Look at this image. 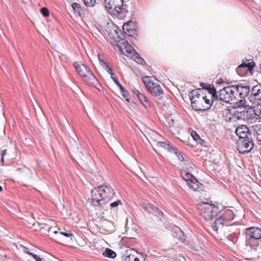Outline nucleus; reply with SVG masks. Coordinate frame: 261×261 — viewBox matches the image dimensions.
I'll return each mask as SVG.
<instances>
[{
  "label": "nucleus",
  "mask_w": 261,
  "mask_h": 261,
  "mask_svg": "<svg viewBox=\"0 0 261 261\" xmlns=\"http://www.w3.org/2000/svg\"><path fill=\"white\" fill-rule=\"evenodd\" d=\"M189 188L195 191H201L203 190V185L199 182L195 178H193L189 181Z\"/></svg>",
  "instance_id": "17"
},
{
  "label": "nucleus",
  "mask_w": 261,
  "mask_h": 261,
  "mask_svg": "<svg viewBox=\"0 0 261 261\" xmlns=\"http://www.w3.org/2000/svg\"><path fill=\"white\" fill-rule=\"evenodd\" d=\"M53 232L55 234H59L60 235H63L64 236H65L66 237H70L73 236V234L70 232H62V231L59 232L57 230L53 231Z\"/></svg>",
  "instance_id": "32"
},
{
  "label": "nucleus",
  "mask_w": 261,
  "mask_h": 261,
  "mask_svg": "<svg viewBox=\"0 0 261 261\" xmlns=\"http://www.w3.org/2000/svg\"><path fill=\"white\" fill-rule=\"evenodd\" d=\"M192 249L193 250H194L196 251H198V249H196V248H195V247H193V248H192Z\"/></svg>",
  "instance_id": "44"
},
{
  "label": "nucleus",
  "mask_w": 261,
  "mask_h": 261,
  "mask_svg": "<svg viewBox=\"0 0 261 261\" xmlns=\"http://www.w3.org/2000/svg\"><path fill=\"white\" fill-rule=\"evenodd\" d=\"M122 44L123 45V46L125 49L126 52L127 53V56H132V54H134L135 53V50L127 41L122 40Z\"/></svg>",
  "instance_id": "22"
},
{
  "label": "nucleus",
  "mask_w": 261,
  "mask_h": 261,
  "mask_svg": "<svg viewBox=\"0 0 261 261\" xmlns=\"http://www.w3.org/2000/svg\"><path fill=\"white\" fill-rule=\"evenodd\" d=\"M91 193L93 203L95 204L96 202L98 205L105 204L111 199L115 194L113 188L106 185L98 187L95 189V191L92 190Z\"/></svg>",
  "instance_id": "3"
},
{
  "label": "nucleus",
  "mask_w": 261,
  "mask_h": 261,
  "mask_svg": "<svg viewBox=\"0 0 261 261\" xmlns=\"http://www.w3.org/2000/svg\"><path fill=\"white\" fill-rule=\"evenodd\" d=\"M246 230V239L257 241L261 239V228L256 227H248Z\"/></svg>",
  "instance_id": "12"
},
{
  "label": "nucleus",
  "mask_w": 261,
  "mask_h": 261,
  "mask_svg": "<svg viewBox=\"0 0 261 261\" xmlns=\"http://www.w3.org/2000/svg\"><path fill=\"white\" fill-rule=\"evenodd\" d=\"M133 28V22L132 21H128L125 23L123 27V30L125 31H127L128 32L129 31H132Z\"/></svg>",
  "instance_id": "30"
},
{
  "label": "nucleus",
  "mask_w": 261,
  "mask_h": 261,
  "mask_svg": "<svg viewBox=\"0 0 261 261\" xmlns=\"http://www.w3.org/2000/svg\"><path fill=\"white\" fill-rule=\"evenodd\" d=\"M197 208L199 215L206 221H211L219 212L217 206L206 202L199 204Z\"/></svg>",
  "instance_id": "5"
},
{
  "label": "nucleus",
  "mask_w": 261,
  "mask_h": 261,
  "mask_svg": "<svg viewBox=\"0 0 261 261\" xmlns=\"http://www.w3.org/2000/svg\"><path fill=\"white\" fill-rule=\"evenodd\" d=\"M100 64L102 67V68L105 69H107L109 67L108 63L105 61H100Z\"/></svg>",
  "instance_id": "38"
},
{
  "label": "nucleus",
  "mask_w": 261,
  "mask_h": 261,
  "mask_svg": "<svg viewBox=\"0 0 261 261\" xmlns=\"http://www.w3.org/2000/svg\"><path fill=\"white\" fill-rule=\"evenodd\" d=\"M254 66V63L253 62H249L248 63H243L239 65L236 69V71L238 74L241 76H245L248 72H251L252 68Z\"/></svg>",
  "instance_id": "11"
},
{
  "label": "nucleus",
  "mask_w": 261,
  "mask_h": 261,
  "mask_svg": "<svg viewBox=\"0 0 261 261\" xmlns=\"http://www.w3.org/2000/svg\"><path fill=\"white\" fill-rule=\"evenodd\" d=\"M2 191V187L0 186V191Z\"/></svg>",
  "instance_id": "47"
},
{
  "label": "nucleus",
  "mask_w": 261,
  "mask_h": 261,
  "mask_svg": "<svg viewBox=\"0 0 261 261\" xmlns=\"http://www.w3.org/2000/svg\"><path fill=\"white\" fill-rule=\"evenodd\" d=\"M191 136L195 141H197L200 139V137L195 131H192L191 132Z\"/></svg>",
  "instance_id": "36"
},
{
  "label": "nucleus",
  "mask_w": 261,
  "mask_h": 261,
  "mask_svg": "<svg viewBox=\"0 0 261 261\" xmlns=\"http://www.w3.org/2000/svg\"><path fill=\"white\" fill-rule=\"evenodd\" d=\"M77 72L82 79L90 86H96L98 81L91 69L81 62H75L73 64Z\"/></svg>",
  "instance_id": "4"
},
{
  "label": "nucleus",
  "mask_w": 261,
  "mask_h": 261,
  "mask_svg": "<svg viewBox=\"0 0 261 261\" xmlns=\"http://www.w3.org/2000/svg\"><path fill=\"white\" fill-rule=\"evenodd\" d=\"M145 259L142 256H137L135 254L132 253L127 255L124 261H144Z\"/></svg>",
  "instance_id": "24"
},
{
  "label": "nucleus",
  "mask_w": 261,
  "mask_h": 261,
  "mask_svg": "<svg viewBox=\"0 0 261 261\" xmlns=\"http://www.w3.org/2000/svg\"><path fill=\"white\" fill-rule=\"evenodd\" d=\"M107 70V71L111 74V78L112 79V74H115L114 72H113V70L109 66L107 69H106Z\"/></svg>",
  "instance_id": "41"
},
{
  "label": "nucleus",
  "mask_w": 261,
  "mask_h": 261,
  "mask_svg": "<svg viewBox=\"0 0 261 261\" xmlns=\"http://www.w3.org/2000/svg\"><path fill=\"white\" fill-rule=\"evenodd\" d=\"M233 216L231 211H227L215 221L212 224V227L213 230L218 232L219 229H222L225 225H227V223L233 220Z\"/></svg>",
  "instance_id": "6"
},
{
  "label": "nucleus",
  "mask_w": 261,
  "mask_h": 261,
  "mask_svg": "<svg viewBox=\"0 0 261 261\" xmlns=\"http://www.w3.org/2000/svg\"><path fill=\"white\" fill-rule=\"evenodd\" d=\"M133 94L134 96H136L138 98L139 100L144 107H147L149 105L147 98L144 94L141 93L139 90H134L133 91Z\"/></svg>",
  "instance_id": "19"
},
{
  "label": "nucleus",
  "mask_w": 261,
  "mask_h": 261,
  "mask_svg": "<svg viewBox=\"0 0 261 261\" xmlns=\"http://www.w3.org/2000/svg\"><path fill=\"white\" fill-rule=\"evenodd\" d=\"M84 1L87 7H93L95 4V0H84Z\"/></svg>",
  "instance_id": "34"
},
{
  "label": "nucleus",
  "mask_w": 261,
  "mask_h": 261,
  "mask_svg": "<svg viewBox=\"0 0 261 261\" xmlns=\"http://www.w3.org/2000/svg\"><path fill=\"white\" fill-rule=\"evenodd\" d=\"M51 231H52L51 228H50L49 229V230H48V232H51Z\"/></svg>",
  "instance_id": "45"
},
{
  "label": "nucleus",
  "mask_w": 261,
  "mask_h": 261,
  "mask_svg": "<svg viewBox=\"0 0 261 261\" xmlns=\"http://www.w3.org/2000/svg\"><path fill=\"white\" fill-rule=\"evenodd\" d=\"M121 203V201L119 200H118L115 202H112L110 204V206L112 207H115L119 205Z\"/></svg>",
  "instance_id": "39"
},
{
  "label": "nucleus",
  "mask_w": 261,
  "mask_h": 261,
  "mask_svg": "<svg viewBox=\"0 0 261 261\" xmlns=\"http://www.w3.org/2000/svg\"><path fill=\"white\" fill-rule=\"evenodd\" d=\"M6 154V149H0V155L1 156L2 161L4 160V157Z\"/></svg>",
  "instance_id": "40"
},
{
  "label": "nucleus",
  "mask_w": 261,
  "mask_h": 261,
  "mask_svg": "<svg viewBox=\"0 0 261 261\" xmlns=\"http://www.w3.org/2000/svg\"><path fill=\"white\" fill-rule=\"evenodd\" d=\"M81 154H82V157H83V158H84V154H83V153H82V152H81Z\"/></svg>",
  "instance_id": "46"
},
{
  "label": "nucleus",
  "mask_w": 261,
  "mask_h": 261,
  "mask_svg": "<svg viewBox=\"0 0 261 261\" xmlns=\"http://www.w3.org/2000/svg\"><path fill=\"white\" fill-rule=\"evenodd\" d=\"M238 107L237 112L240 114L238 117H241L244 120H249L252 112L254 113L255 110H252V107L247 105L246 101L244 105L239 103Z\"/></svg>",
  "instance_id": "10"
},
{
  "label": "nucleus",
  "mask_w": 261,
  "mask_h": 261,
  "mask_svg": "<svg viewBox=\"0 0 261 261\" xmlns=\"http://www.w3.org/2000/svg\"><path fill=\"white\" fill-rule=\"evenodd\" d=\"M98 60H99V63H100V61H104L103 60L101 59L100 57V55H98Z\"/></svg>",
  "instance_id": "43"
},
{
  "label": "nucleus",
  "mask_w": 261,
  "mask_h": 261,
  "mask_svg": "<svg viewBox=\"0 0 261 261\" xmlns=\"http://www.w3.org/2000/svg\"><path fill=\"white\" fill-rule=\"evenodd\" d=\"M156 145L158 147H163L169 152H172L175 154H177L178 153L177 149L171 146L169 142H158L156 143Z\"/></svg>",
  "instance_id": "18"
},
{
  "label": "nucleus",
  "mask_w": 261,
  "mask_h": 261,
  "mask_svg": "<svg viewBox=\"0 0 261 261\" xmlns=\"http://www.w3.org/2000/svg\"><path fill=\"white\" fill-rule=\"evenodd\" d=\"M254 114L257 116H260L261 118V110H255L254 111Z\"/></svg>",
  "instance_id": "42"
},
{
  "label": "nucleus",
  "mask_w": 261,
  "mask_h": 261,
  "mask_svg": "<svg viewBox=\"0 0 261 261\" xmlns=\"http://www.w3.org/2000/svg\"><path fill=\"white\" fill-rule=\"evenodd\" d=\"M236 133L239 137V139H244L252 137L249 128L245 125L239 126L236 129Z\"/></svg>",
  "instance_id": "13"
},
{
  "label": "nucleus",
  "mask_w": 261,
  "mask_h": 261,
  "mask_svg": "<svg viewBox=\"0 0 261 261\" xmlns=\"http://www.w3.org/2000/svg\"><path fill=\"white\" fill-rule=\"evenodd\" d=\"M248 86L233 85L225 87L218 91L219 99L226 103L236 102L244 105L245 97L249 94Z\"/></svg>",
  "instance_id": "2"
},
{
  "label": "nucleus",
  "mask_w": 261,
  "mask_h": 261,
  "mask_svg": "<svg viewBox=\"0 0 261 261\" xmlns=\"http://www.w3.org/2000/svg\"><path fill=\"white\" fill-rule=\"evenodd\" d=\"M72 8L80 16L84 14V11L79 4L76 3H73L72 4Z\"/></svg>",
  "instance_id": "25"
},
{
  "label": "nucleus",
  "mask_w": 261,
  "mask_h": 261,
  "mask_svg": "<svg viewBox=\"0 0 261 261\" xmlns=\"http://www.w3.org/2000/svg\"><path fill=\"white\" fill-rule=\"evenodd\" d=\"M246 250L251 252L257 251L260 247L257 241L250 239H246Z\"/></svg>",
  "instance_id": "15"
},
{
  "label": "nucleus",
  "mask_w": 261,
  "mask_h": 261,
  "mask_svg": "<svg viewBox=\"0 0 261 261\" xmlns=\"http://www.w3.org/2000/svg\"><path fill=\"white\" fill-rule=\"evenodd\" d=\"M252 127L256 132L257 139L261 141V124H254Z\"/></svg>",
  "instance_id": "27"
},
{
  "label": "nucleus",
  "mask_w": 261,
  "mask_h": 261,
  "mask_svg": "<svg viewBox=\"0 0 261 261\" xmlns=\"http://www.w3.org/2000/svg\"><path fill=\"white\" fill-rule=\"evenodd\" d=\"M251 95L257 100H261V84L253 87L251 91Z\"/></svg>",
  "instance_id": "21"
},
{
  "label": "nucleus",
  "mask_w": 261,
  "mask_h": 261,
  "mask_svg": "<svg viewBox=\"0 0 261 261\" xmlns=\"http://www.w3.org/2000/svg\"><path fill=\"white\" fill-rule=\"evenodd\" d=\"M141 206L145 211L153 214L158 217H161L163 215V213L151 204L143 203L141 204Z\"/></svg>",
  "instance_id": "14"
},
{
  "label": "nucleus",
  "mask_w": 261,
  "mask_h": 261,
  "mask_svg": "<svg viewBox=\"0 0 261 261\" xmlns=\"http://www.w3.org/2000/svg\"><path fill=\"white\" fill-rule=\"evenodd\" d=\"M200 86L203 88L192 90L189 94V98L194 110L205 111L212 105H217L218 95L213 85L201 83Z\"/></svg>",
  "instance_id": "1"
},
{
  "label": "nucleus",
  "mask_w": 261,
  "mask_h": 261,
  "mask_svg": "<svg viewBox=\"0 0 261 261\" xmlns=\"http://www.w3.org/2000/svg\"><path fill=\"white\" fill-rule=\"evenodd\" d=\"M193 178L195 177L190 173H186L183 177L184 179L186 181L187 184L188 185H189V181H190Z\"/></svg>",
  "instance_id": "33"
},
{
  "label": "nucleus",
  "mask_w": 261,
  "mask_h": 261,
  "mask_svg": "<svg viewBox=\"0 0 261 261\" xmlns=\"http://www.w3.org/2000/svg\"><path fill=\"white\" fill-rule=\"evenodd\" d=\"M165 123L167 127H171L174 126L175 121L171 116H168L166 118Z\"/></svg>",
  "instance_id": "29"
},
{
  "label": "nucleus",
  "mask_w": 261,
  "mask_h": 261,
  "mask_svg": "<svg viewBox=\"0 0 261 261\" xmlns=\"http://www.w3.org/2000/svg\"><path fill=\"white\" fill-rule=\"evenodd\" d=\"M173 236L174 238L178 239L181 242H184L186 240V236L180 228L176 227L174 228Z\"/></svg>",
  "instance_id": "20"
},
{
  "label": "nucleus",
  "mask_w": 261,
  "mask_h": 261,
  "mask_svg": "<svg viewBox=\"0 0 261 261\" xmlns=\"http://www.w3.org/2000/svg\"><path fill=\"white\" fill-rule=\"evenodd\" d=\"M41 12L44 17H47L49 16V11L47 8L43 7L41 9Z\"/></svg>",
  "instance_id": "35"
},
{
  "label": "nucleus",
  "mask_w": 261,
  "mask_h": 261,
  "mask_svg": "<svg viewBox=\"0 0 261 261\" xmlns=\"http://www.w3.org/2000/svg\"><path fill=\"white\" fill-rule=\"evenodd\" d=\"M253 146L254 143L252 140V137L238 139L237 141V150L241 154L249 152L253 148Z\"/></svg>",
  "instance_id": "9"
},
{
  "label": "nucleus",
  "mask_w": 261,
  "mask_h": 261,
  "mask_svg": "<svg viewBox=\"0 0 261 261\" xmlns=\"http://www.w3.org/2000/svg\"><path fill=\"white\" fill-rule=\"evenodd\" d=\"M102 255L107 257L114 258L116 256V253L112 250L106 248L105 251L103 252Z\"/></svg>",
  "instance_id": "26"
},
{
  "label": "nucleus",
  "mask_w": 261,
  "mask_h": 261,
  "mask_svg": "<svg viewBox=\"0 0 261 261\" xmlns=\"http://www.w3.org/2000/svg\"><path fill=\"white\" fill-rule=\"evenodd\" d=\"M176 155L177 156V158H178V159L179 160H180L181 161H182L184 164H185L186 165H190V161L188 159H184V158L180 154L179 151H178V154H176Z\"/></svg>",
  "instance_id": "31"
},
{
  "label": "nucleus",
  "mask_w": 261,
  "mask_h": 261,
  "mask_svg": "<svg viewBox=\"0 0 261 261\" xmlns=\"http://www.w3.org/2000/svg\"><path fill=\"white\" fill-rule=\"evenodd\" d=\"M112 79L114 81V83L119 87L123 97L125 99L126 101L129 102V99L128 98V92L127 91V90H126L124 87L120 83L117 76L115 74H112Z\"/></svg>",
  "instance_id": "16"
},
{
  "label": "nucleus",
  "mask_w": 261,
  "mask_h": 261,
  "mask_svg": "<svg viewBox=\"0 0 261 261\" xmlns=\"http://www.w3.org/2000/svg\"><path fill=\"white\" fill-rule=\"evenodd\" d=\"M132 57V59L137 62L138 64H142L144 62V60L139 56V55L135 52L132 56H129Z\"/></svg>",
  "instance_id": "28"
},
{
  "label": "nucleus",
  "mask_w": 261,
  "mask_h": 261,
  "mask_svg": "<svg viewBox=\"0 0 261 261\" xmlns=\"http://www.w3.org/2000/svg\"><path fill=\"white\" fill-rule=\"evenodd\" d=\"M28 253L32 256L33 257V258L36 260V261H42V259L41 257H40L39 256H38L36 254H33V253H31V252H28Z\"/></svg>",
  "instance_id": "37"
},
{
  "label": "nucleus",
  "mask_w": 261,
  "mask_h": 261,
  "mask_svg": "<svg viewBox=\"0 0 261 261\" xmlns=\"http://www.w3.org/2000/svg\"><path fill=\"white\" fill-rule=\"evenodd\" d=\"M123 4V0H105L104 2L105 7L111 15L119 14Z\"/></svg>",
  "instance_id": "8"
},
{
  "label": "nucleus",
  "mask_w": 261,
  "mask_h": 261,
  "mask_svg": "<svg viewBox=\"0 0 261 261\" xmlns=\"http://www.w3.org/2000/svg\"><path fill=\"white\" fill-rule=\"evenodd\" d=\"M143 82L148 91L155 96H160L163 94V91L157 82H153L150 77H145Z\"/></svg>",
  "instance_id": "7"
},
{
  "label": "nucleus",
  "mask_w": 261,
  "mask_h": 261,
  "mask_svg": "<svg viewBox=\"0 0 261 261\" xmlns=\"http://www.w3.org/2000/svg\"><path fill=\"white\" fill-rule=\"evenodd\" d=\"M101 228L106 232H109L112 230L113 225L112 223L108 220H105L101 223Z\"/></svg>",
  "instance_id": "23"
}]
</instances>
